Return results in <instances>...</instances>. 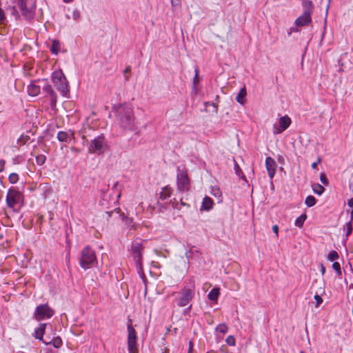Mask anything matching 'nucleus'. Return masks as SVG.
I'll return each mask as SVG.
<instances>
[{"instance_id":"c03bdc74","label":"nucleus","mask_w":353,"mask_h":353,"mask_svg":"<svg viewBox=\"0 0 353 353\" xmlns=\"http://www.w3.org/2000/svg\"><path fill=\"white\" fill-rule=\"evenodd\" d=\"M172 7L179 6L181 4V0H170Z\"/></svg>"},{"instance_id":"a878e982","label":"nucleus","mask_w":353,"mask_h":353,"mask_svg":"<svg viewBox=\"0 0 353 353\" xmlns=\"http://www.w3.org/2000/svg\"><path fill=\"white\" fill-rule=\"evenodd\" d=\"M59 46H60L59 41H57V40H54L52 41V46L50 48V51L52 52V53L54 54H57L59 51Z\"/></svg>"},{"instance_id":"8fccbe9b","label":"nucleus","mask_w":353,"mask_h":353,"mask_svg":"<svg viewBox=\"0 0 353 353\" xmlns=\"http://www.w3.org/2000/svg\"><path fill=\"white\" fill-rule=\"evenodd\" d=\"M320 271L323 275L325 273V268L323 263L320 264Z\"/></svg>"},{"instance_id":"9b49d317","label":"nucleus","mask_w":353,"mask_h":353,"mask_svg":"<svg viewBox=\"0 0 353 353\" xmlns=\"http://www.w3.org/2000/svg\"><path fill=\"white\" fill-rule=\"evenodd\" d=\"M128 324V348L129 353H137V333L132 325L131 319H129Z\"/></svg>"},{"instance_id":"37998d69","label":"nucleus","mask_w":353,"mask_h":353,"mask_svg":"<svg viewBox=\"0 0 353 353\" xmlns=\"http://www.w3.org/2000/svg\"><path fill=\"white\" fill-rule=\"evenodd\" d=\"M299 32V29H298L296 27H291V28L289 29L288 32V36H290V35H291V34H292V32Z\"/></svg>"},{"instance_id":"c9c22d12","label":"nucleus","mask_w":353,"mask_h":353,"mask_svg":"<svg viewBox=\"0 0 353 353\" xmlns=\"http://www.w3.org/2000/svg\"><path fill=\"white\" fill-rule=\"evenodd\" d=\"M211 194L214 196L215 197H221V192L220 189L217 187H213L212 188Z\"/></svg>"},{"instance_id":"a18cd8bd","label":"nucleus","mask_w":353,"mask_h":353,"mask_svg":"<svg viewBox=\"0 0 353 353\" xmlns=\"http://www.w3.org/2000/svg\"><path fill=\"white\" fill-rule=\"evenodd\" d=\"M6 161L3 159L0 160V172H3L4 170Z\"/></svg>"},{"instance_id":"0e129e2a","label":"nucleus","mask_w":353,"mask_h":353,"mask_svg":"<svg viewBox=\"0 0 353 353\" xmlns=\"http://www.w3.org/2000/svg\"><path fill=\"white\" fill-rule=\"evenodd\" d=\"M189 345H190V348L191 346H192V342L191 341L190 342Z\"/></svg>"},{"instance_id":"20e7f679","label":"nucleus","mask_w":353,"mask_h":353,"mask_svg":"<svg viewBox=\"0 0 353 353\" xmlns=\"http://www.w3.org/2000/svg\"><path fill=\"white\" fill-rule=\"evenodd\" d=\"M108 141L103 134L92 139L88 143V150L90 154L101 155L108 149Z\"/></svg>"},{"instance_id":"2eb2a0df","label":"nucleus","mask_w":353,"mask_h":353,"mask_svg":"<svg viewBox=\"0 0 353 353\" xmlns=\"http://www.w3.org/2000/svg\"><path fill=\"white\" fill-rule=\"evenodd\" d=\"M325 293V282L323 281V284L320 286L318 290L316 291V294L314 296V300L316 301V307H319L323 303V299L321 295H323Z\"/></svg>"},{"instance_id":"c85d7f7f","label":"nucleus","mask_w":353,"mask_h":353,"mask_svg":"<svg viewBox=\"0 0 353 353\" xmlns=\"http://www.w3.org/2000/svg\"><path fill=\"white\" fill-rule=\"evenodd\" d=\"M216 331L219 332L222 334H225L228 331V327L225 323H220L216 327Z\"/></svg>"},{"instance_id":"bb28decb","label":"nucleus","mask_w":353,"mask_h":353,"mask_svg":"<svg viewBox=\"0 0 353 353\" xmlns=\"http://www.w3.org/2000/svg\"><path fill=\"white\" fill-rule=\"evenodd\" d=\"M316 199L314 198V196L311 195L307 196L305 201V205L309 208L314 206L316 204Z\"/></svg>"},{"instance_id":"49530a36","label":"nucleus","mask_w":353,"mask_h":353,"mask_svg":"<svg viewBox=\"0 0 353 353\" xmlns=\"http://www.w3.org/2000/svg\"><path fill=\"white\" fill-rule=\"evenodd\" d=\"M321 158H318V159L316 162H314L312 163V165H311L312 168L313 169H315L316 168L317 165L321 163Z\"/></svg>"},{"instance_id":"9d476101","label":"nucleus","mask_w":353,"mask_h":353,"mask_svg":"<svg viewBox=\"0 0 353 353\" xmlns=\"http://www.w3.org/2000/svg\"><path fill=\"white\" fill-rule=\"evenodd\" d=\"M176 184L180 192L188 191L190 189V183L187 172L179 167L177 168Z\"/></svg>"},{"instance_id":"ddd939ff","label":"nucleus","mask_w":353,"mask_h":353,"mask_svg":"<svg viewBox=\"0 0 353 353\" xmlns=\"http://www.w3.org/2000/svg\"><path fill=\"white\" fill-rule=\"evenodd\" d=\"M265 166L268 171V176L272 179L275 174L276 163L274 159L270 157L265 159Z\"/></svg>"},{"instance_id":"f3484780","label":"nucleus","mask_w":353,"mask_h":353,"mask_svg":"<svg viewBox=\"0 0 353 353\" xmlns=\"http://www.w3.org/2000/svg\"><path fill=\"white\" fill-rule=\"evenodd\" d=\"M46 323H41L39 327L34 330V337L39 341H42L43 342V336L45 332Z\"/></svg>"},{"instance_id":"1a4fd4ad","label":"nucleus","mask_w":353,"mask_h":353,"mask_svg":"<svg viewBox=\"0 0 353 353\" xmlns=\"http://www.w3.org/2000/svg\"><path fill=\"white\" fill-rule=\"evenodd\" d=\"M54 314V310L48 304H41L37 306L33 315L37 321H41L51 318Z\"/></svg>"},{"instance_id":"09e8293b","label":"nucleus","mask_w":353,"mask_h":353,"mask_svg":"<svg viewBox=\"0 0 353 353\" xmlns=\"http://www.w3.org/2000/svg\"><path fill=\"white\" fill-rule=\"evenodd\" d=\"M272 230L274 232V233L276 234V236H278V233H279V227L277 225H274L272 226Z\"/></svg>"},{"instance_id":"603ef678","label":"nucleus","mask_w":353,"mask_h":353,"mask_svg":"<svg viewBox=\"0 0 353 353\" xmlns=\"http://www.w3.org/2000/svg\"><path fill=\"white\" fill-rule=\"evenodd\" d=\"M131 71V67L130 66H128L126 67V68L123 71V73L124 74H125L126 73H128Z\"/></svg>"},{"instance_id":"7c9ffc66","label":"nucleus","mask_w":353,"mask_h":353,"mask_svg":"<svg viewBox=\"0 0 353 353\" xmlns=\"http://www.w3.org/2000/svg\"><path fill=\"white\" fill-rule=\"evenodd\" d=\"M10 183L14 184L19 181V175L17 173H11L8 176Z\"/></svg>"},{"instance_id":"864d4df0","label":"nucleus","mask_w":353,"mask_h":353,"mask_svg":"<svg viewBox=\"0 0 353 353\" xmlns=\"http://www.w3.org/2000/svg\"><path fill=\"white\" fill-rule=\"evenodd\" d=\"M132 222V219L125 218V223L126 224H130Z\"/></svg>"},{"instance_id":"423d86ee","label":"nucleus","mask_w":353,"mask_h":353,"mask_svg":"<svg viewBox=\"0 0 353 353\" xmlns=\"http://www.w3.org/2000/svg\"><path fill=\"white\" fill-rule=\"evenodd\" d=\"M97 262L95 252L90 247L85 246L81 252L79 265L83 269L90 268Z\"/></svg>"},{"instance_id":"f03ea898","label":"nucleus","mask_w":353,"mask_h":353,"mask_svg":"<svg viewBox=\"0 0 353 353\" xmlns=\"http://www.w3.org/2000/svg\"><path fill=\"white\" fill-rule=\"evenodd\" d=\"M303 13L294 21L296 26H307L312 22V14L314 10V4L311 0H301Z\"/></svg>"},{"instance_id":"0eeeda50","label":"nucleus","mask_w":353,"mask_h":353,"mask_svg":"<svg viewBox=\"0 0 353 353\" xmlns=\"http://www.w3.org/2000/svg\"><path fill=\"white\" fill-rule=\"evenodd\" d=\"M6 204L10 208H14L17 204L23 201V195L17 188H10L6 195Z\"/></svg>"},{"instance_id":"f8f14e48","label":"nucleus","mask_w":353,"mask_h":353,"mask_svg":"<svg viewBox=\"0 0 353 353\" xmlns=\"http://www.w3.org/2000/svg\"><path fill=\"white\" fill-rule=\"evenodd\" d=\"M142 250H143V243L141 241L137 240L134 241L131 245V252L134 259V261L136 263V265L139 269H142Z\"/></svg>"},{"instance_id":"5701e85b","label":"nucleus","mask_w":353,"mask_h":353,"mask_svg":"<svg viewBox=\"0 0 353 353\" xmlns=\"http://www.w3.org/2000/svg\"><path fill=\"white\" fill-rule=\"evenodd\" d=\"M43 343H46V344H52V345L55 348H59L61 345V344H62V341H61L60 337L57 336V337H54L52 339V341H50V342L43 341Z\"/></svg>"},{"instance_id":"de8ad7c7","label":"nucleus","mask_w":353,"mask_h":353,"mask_svg":"<svg viewBox=\"0 0 353 353\" xmlns=\"http://www.w3.org/2000/svg\"><path fill=\"white\" fill-rule=\"evenodd\" d=\"M5 19V15L3 11L0 8V23Z\"/></svg>"},{"instance_id":"4be33fe9","label":"nucleus","mask_w":353,"mask_h":353,"mask_svg":"<svg viewBox=\"0 0 353 353\" xmlns=\"http://www.w3.org/2000/svg\"><path fill=\"white\" fill-rule=\"evenodd\" d=\"M312 188L314 193L319 196H321V194H323V193L325 191V188L319 183L312 184Z\"/></svg>"},{"instance_id":"e2e57ef3","label":"nucleus","mask_w":353,"mask_h":353,"mask_svg":"<svg viewBox=\"0 0 353 353\" xmlns=\"http://www.w3.org/2000/svg\"><path fill=\"white\" fill-rule=\"evenodd\" d=\"M185 255H186L187 258H188V257H189V256H188V252L185 253Z\"/></svg>"},{"instance_id":"4468645a","label":"nucleus","mask_w":353,"mask_h":353,"mask_svg":"<svg viewBox=\"0 0 353 353\" xmlns=\"http://www.w3.org/2000/svg\"><path fill=\"white\" fill-rule=\"evenodd\" d=\"M74 134L71 131H60L57 134V139L61 142L70 143Z\"/></svg>"},{"instance_id":"680f3d73","label":"nucleus","mask_w":353,"mask_h":353,"mask_svg":"<svg viewBox=\"0 0 353 353\" xmlns=\"http://www.w3.org/2000/svg\"><path fill=\"white\" fill-rule=\"evenodd\" d=\"M66 18L69 19L70 17V16L68 14H67L66 15Z\"/></svg>"},{"instance_id":"39448f33","label":"nucleus","mask_w":353,"mask_h":353,"mask_svg":"<svg viewBox=\"0 0 353 353\" xmlns=\"http://www.w3.org/2000/svg\"><path fill=\"white\" fill-rule=\"evenodd\" d=\"M52 80L57 88L61 92V95L65 97L69 92L68 81L61 70H57L52 74Z\"/></svg>"},{"instance_id":"412c9836","label":"nucleus","mask_w":353,"mask_h":353,"mask_svg":"<svg viewBox=\"0 0 353 353\" xmlns=\"http://www.w3.org/2000/svg\"><path fill=\"white\" fill-rule=\"evenodd\" d=\"M220 294L219 288H214L210 290L208 297L210 301H216Z\"/></svg>"},{"instance_id":"72a5a7b5","label":"nucleus","mask_w":353,"mask_h":353,"mask_svg":"<svg viewBox=\"0 0 353 353\" xmlns=\"http://www.w3.org/2000/svg\"><path fill=\"white\" fill-rule=\"evenodd\" d=\"M46 157L45 155L40 154L36 157V162L38 165H42L46 162Z\"/></svg>"},{"instance_id":"2f4dec72","label":"nucleus","mask_w":353,"mask_h":353,"mask_svg":"<svg viewBox=\"0 0 353 353\" xmlns=\"http://www.w3.org/2000/svg\"><path fill=\"white\" fill-rule=\"evenodd\" d=\"M332 268L335 270L336 274L338 276H341L342 274L341 265L338 262H334L332 264Z\"/></svg>"},{"instance_id":"aec40b11","label":"nucleus","mask_w":353,"mask_h":353,"mask_svg":"<svg viewBox=\"0 0 353 353\" xmlns=\"http://www.w3.org/2000/svg\"><path fill=\"white\" fill-rule=\"evenodd\" d=\"M247 94L246 89L245 86L242 88L237 96L236 97V100L238 103H239L241 105H243L245 102V97Z\"/></svg>"},{"instance_id":"393cba45","label":"nucleus","mask_w":353,"mask_h":353,"mask_svg":"<svg viewBox=\"0 0 353 353\" xmlns=\"http://www.w3.org/2000/svg\"><path fill=\"white\" fill-rule=\"evenodd\" d=\"M306 219L307 215L305 214H302L298 218H296L294 222V225L299 228H302Z\"/></svg>"},{"instance_id":"a19ab883","label":"nucleus","mask_w":353,"mask_h":353,"mask_svg":"<svg viewBox=\"0 0 353 353\" xmlns=\"http://www.w3.org/2000/svg\"><path fill=\"white\" fill-rule=\"evenodd\" d=\"M80 17V12L78 10H74L72 11V18L74 20H77Z\"/></svg>"},{"instance_id":"f704fd0d","label":"nucleus","mask_w":353,"mask_h":353,"mask_svg":"<svg viewBox=\"0 0 353 353\" xmlns=\"http://www.w3.org/2000/svg\"><path fill=\"white\" fill-rule=\"evenodd\" d=\"M352 230H353L352 223L351 221H349L346 223L345 236L348 237L352 234Z\"/></svg>"},{"instance_id":"3c124183","label":"nucleus","mask_w":353,"mask_h":353,"mask_svg":"<svg viewBox=\"0 0 353 353\" xmlns=\"http://www.w3.org/2000/svg\"><path fill=\"white\" fill-rule=\"evenodd\" d=\"M347 205L352 208V209L353 208V199H350L347 200Z\"/></svg>"},{"instance_id":"ea45409f","label":"nucleus","mask_w":353,"mask_h":353,"mask_svg":"<svg viewBox=\"0 0 353 353\" xmlns=\"http://www.w3.org/2000/svg\"><path fill=\"white\" fill-rule=\"evenodd\" d=\"M234 170H235V173H236V174L237 176H240L241 174H243V172H242L239 165L236 163H234Z\"/></svg>"},{"instance_id":"dca6fc26","label":"nucleus","mask_w":353,"mask_h":353,"mask_svg":"<svg viewBox=\"0 0 353 353\" xmlns=\"http://www.w3.org/2000/svg\"><path fill=\"white\" fill-rule=\"evenodd\" d=\"M291 123V120L289 117L284 116L280 118L279 119V129L278 130V133H281L283 131L285 130Z\"/></svg>"},{"instance_id":"7ed1b4c3","label":"nucleus","mask_w":353,"mask_h":353,"mask_svg":"<svg viewBox=\"0 0 353 353\" xmlns=\"http://www.w3.org/2000/svg\"><path fill=\"white\" fill-rule=\"evenodd\" d=\"M177 294L179 296L174 299L176 305L179 307L186 306L194 296V281H190Z\"/></svg>"},{"instance_id":"4d7b16f0","label":"nucleus","mask_w":353,"mask_h":353,"mask_svg":"<svg viewBox=\"0 0 353 353\" xmlns=\"http://www.w3.org/2000/svg\"><path fill=\"white\" fill-rule=\"evenodd\" d=\"M64 3H70L72 2L74 0H63Z\"/></svg>"},{"instance_id":"a211bd4d","label":"nucleus","mask_w":353,"mask_h":353,"mask_svg":"<svg viewBox=\"0 0 353 353\" xmlns=\"http://www.w3.org/2000/svg\"><path fill=\"white\" fill-rule=\"evenodd\" d=\"M41 92V86L34 83H31L28 86V92L30 96H37Z\"/></svg>"},{"instance_id":"6e6d98bb","label":"nucleus","mask_w":353,"mask_h":353,"mask_svg":"<svg viewBox=\"0 0 353 353\" xmlns=\"http://www.w3.org/2000/svg\"><path fill=\"white\" fill-rule=\"evenodd\" d=\"M208 104L214 106L216 108V110H217V105H216L214 103H208Z\"/></svg>"},{"instance_id":"6ab92c4d","label":"nucleus","mask_w":353,"mask_h":353,"mask_svg":"<svg viewBox=\"0 0 353 353\" xmlns=\"http://www.w3.org/2000/svg\"><path fill=\"white\" fill-rule=\"evenodd\" d=\"M214 202L212 199L208 196H205L203 199L201 210H210L212 208Z\"/></svg>"},{"instance_id":"58836bf2","label":"nucleus","mask_w":353,"mask_h":353,"mask_svg":"<svg viewBox=\"0 0 353 353\" xmlns=\"http://www.w3.org/2000/svg\"><path fill=\"white\" fill-rule=\"evenodd\" d=\"M320 181L325 185H327L329 183V181L327 179V176H325V174L324 173H322L320 175Z\"/></svg>"},{"instance_id":"bf43d9fd","label":"nucleus","mask_w":353,"mask_h":353,"mask_svg":"<svg viewBox=\"0 0 353 353\" xmlns=\"http://www.w3.org/2000/svg\"><path fill=\"white\" fill-rule=\"evenodd\" d=\"M117 185H118V182H116V183L114 184V185H113V187H112V189L116 188V187L117 186Z\"/></svg>"},{"instance_id":"5fc2aeb1","label":"nucleus","mask_w":353,"mask_h":353,"mask_svg":"<svg viewBox=\"0 0 353 353\" xmlns=\"http://www.w3.org/2000/svg\"><path fill=\"white\" fill-rule=\"evenodd\" d=\"M353 221V208L351 210V213H350V221Z\"/></svg>"},{"instance_id":"052dcab7","label":"nucleus","mask_w":353,"mask_h":353,"mask_svg":"<svg viewBox=\"0 0 353 353\" xmlns=\"http://www.w3.org/2000/svg\"><path fill=\"white\" fill-rule=\"evenodd\" d=\"M83 139L84 140V142H88V140L85 139V137L84 136L83 137Z\"/></svg>"},{"instance_id":"13d9d810","label":"nucleus","mask_w":353,"mask_h":353,"mask_svg":"<svg viewBox=\"0 0 353 353\" xmlns=\"http://www.w3.org/2000/svg\"><path fill=\"white\" fill-rule=\"evenodd\" d=\"M191 307H192V305H190V306H189V307L185 310V313L188 312L190 310Z\"/></svg>"},{"instance_id":"e433bc0d","label":"nucleus","mask_w":353,"mask_h":353,"mask_svg":"<svg viewBox=\"0 0 353 353\" xmlns=\"http://www.w3.org/2000/svg\"><path fill=\"white\" fill-rule=\"evenodd\" d=\"M57 99V96L56 92L50 95V105L52 108H54L56 106Z\"/></svg>"},{"instance_id":"4c0bfd02","label":"nucleus","mask_w":353,"mask_h":353,"mask_svg":"<svg viewBox=\"0 0 353 353\" xmlns=\"http://www.w3.org/2000/svg\"><path fill=\"white\" fill-rule=\"evenodd\" d=\"M194 79H193V85L195 86L196 83H199V69L197 67H195L194 68Z\"/></svg>"},{"instance_id":"cd10ccee","label":"nucleus","mask_w":353,"mask_h":353,"mask_svg":"<svg viewBox=\"0 0 353 353\" xmlns=\"http://www.w3.org/2000/svg\"><path fill=\"white\" fill-rule=\"evenodd\" d=\"M42 89L46 93L48 94L49 95L55 93L52 85L48 84L47 82H44Z\"/></svg>"},{"instance_id":"c756f323","label":"nucleus","mask_w":353,"mask_h":353,"mask_svg":"<svg viewBox=\"0 0 353 353\" xmlns=\"http://www.w3.org/2000/svg\"><path fill=\"white\" fill-rule=\"evenodd\" d=\"M339 257V255L338 252L335 250H332L327 255V259L330 261H334L336 259H338Z\"/></svg>"},{"instance_id":"b1692460","label":"nucleus","mask_w":353,"mask_h":353,"mask_svg":"<svg viewBox=\"0 0 353 353\" xmlns=\"http://www.w3.org/2000/svg\"><path fill=\"white\" fill-rule=\"evenodd\" d=\"M172 190L168 186L164 188L162 192L160 193V199L162 200H165L171 196Z\"/></svg>"},{"instance_id":"473e14b6","label":"nucleus","mask_w":353,"mask_h":353,"mask_svg":"<svg viewBox=\"0 0 353 353\" xmlns=\"http://www.w3.org/2000/svg\"><path fill=\"white\" fill-rule=\"evenodd\" d=\"M225 343L230 346H234L236 345V340L234 336L230 335L225 339Z\"/></svg>"},{"instance_id":"f257e3e1","label":"nucleus","mask_w":353,"mask_h":353,"mask_svg":"<svg viewBox=\"0 0 353 353\" xmlns=\"http://www.w3.org/2000/svg\"><path fill=\"white\" fill-rule=\"evenodd\" d=\"M117 121L119 125L127 130H133L135 125L132 109L130 106L120 105L117 108Z\"/></svg>"},{"instance_id":"79ce46f5","label":"nucleus","mask_w":353,"mask_h":353,"mask_svg":"<svg viewBox=\"0 0 353 353\" xmlns=\"http://www.w3.org/2000/svg\"><path fill=\"white\" fill-rule=\"evenodd\" d=\"M9 10H10L11 12V14L14 16H15L16 17L19 16L18 14V12L16 9V8L14 6H12L9 8Z\"/></svg>"},{"instance_id":"6e6552de","label":"nucleus","mask_w":353,"mask_h":353,"mask_svg":"<svg viewBox=\"0 0 353 353\" xmlns=\"http://www.w3.org/2000/svg\"><path fill=\"white\" fill-rule=\"evenodd\" d=\"M21 12L22 14L28 19H31L34 15L35 3L33 0H14Z\"/></svg>"}]
</instances>
